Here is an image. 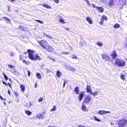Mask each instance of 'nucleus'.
Masks as SVG:
<instances>
[{"label": "nucleus", "instance_id": "obj_1", "mask_svg": "<svg viewBox=\"0 0 127 127\" xmlns=\"http://www.w3.org/2000/svg\"><path fill=\"white\" fill-rule=\"evenodd\" d=\"M27 52L28 53V56L29 58L31 60L33 61L39 60H41V57L39 55L38 53H36L34 54V52L33 50H31L30 49H28L27 50Z\"/></svg>", "mask_w": 127, "mask_h": 127}, {"label": "nucleus", "instance_id": "obj_2", "mask_svg": "<svg viewBox=\"0 0 127 127\" xmlns=\"http://www.w3.org/2000/svg\"><path fill=\"white\" fill-rule=\"evenodd\" d=\"M115 64L118 67H124L126 65V63L124 60H121L117 58L115 61Z\"/></svg>", "mask_w": 127, "mask_h": 127}, {"label": "nucleus", "instance_id": "obj_3", "mask_svg": "<svg viewBox=\"0 0 127 127\" xmlns=\"http://www.w3.org/2000/svg\"><path fill=\"white\" fill-rule=\"evenodd\" d=\"M119 127H126L127 126V120L122 119L119 120L118 122Z\"/></svg>", "mask_w": 127, "mask_h": 127}, {"label": "nucleus", "instance_id": "obj_4", "mask_svg": "<svg viewBox=\"0 0 127 127\" xmlns=\"http://www.w3.org/2000/svg\"><path fill=\"white\" fill-rule=\"evenodd\" d=\"M38 43L40 45L45 49L49 44L45 40H41L40 41H38Z\"/></svg>", "mask_w": 127, "mask_h": 127}, {"label": "nucleus", "instance_id": "obj_5", "mask_svg": "<svg viewBox=\"0 0 127 127\" xmlns=\"http://www.w3.org/2000/svg\"><path fill=\"white\" fill-rule=\"evenodd\" d=\"M102 58L105 62H108L110 61V57L107 54L104 53L101 55Z\"/></svg>", "mask_w": 127, "mask_h": 127}, {"label": "nucleus", "instance_id": "obj_6", "mask_svg": "<svg viewBox=\"0 0 127 127\" xmlns=\"http://www.w3.org/2000/svg\"><path fill=\"white\" fill-rule=\"evenodd\" d=\"M92 98L91 96L89 95H87L85 97L82 103H84L85 104L87 105L89 104Z\"/></svg>", "mask_w": 127, "mask_h": 127}, {"label": "nucleus", "instance_id": "obj_7", "mask_svg": "<svg viewBox=\"0 0 127 127\" xmlns=\"http://www.w3.org/2000/svg\"><path fill=\"white\" fill-rule=\"evenodd\" d=\"M49 53H52L54 52V49L52 46L49 44L45 49Z\"/></svg>", "mask_w": 127, "mask_h": 127}, {"label": "nucleus", "instance_id": "obj_8", "mask_svg": "<svg viewBox=\"0 0 127 127\" xmlns=\"http://www.w3.org/2000/svg\"><path fill=\"white\" fill-rule=\"evenodd\" d=\"M110 55L112 57V58L114 60H115L118 56L115 50H114L111 52Z\"/></svg>", "mask_w": 127, "mask_h": 127}, {"label": "nucleus", "instance_id": "obj_9", "mask_svg": "<svg viewBox=\"0 0 127 127\" xmlns=\"http://www.w3.org/2000/svg\"><path fill=\"white\" fill-rule=\"evenodd\" d=\"M84 92H81L79 94L78 97V100L79 101H81L82 100L84 96Z\"/></svg>", "mask_w": 127, "mask_h": 127}, {"label": "nucleus", "instance_id": "obj_10", "mask_svg": "<svg viewBox=\"0 0 127 127\" xmlns=\"http://www.w3.org/2000/svg\"><path fill=\"white\" fill-rule=\"evenodd\" d=\"M86 89L87 93H91V92H92L91 87L90 85H87L86 87Z\"/></svg>", "mask_w": 127, "mask_h": 127}, {"label": "nucleus", "instance_id": "obj_11", "mask_svg": "<svg viewBox=\"0 0 127 127\" xmlns=\"http://www.w3.org/2000/svg\"><path fill=\"white\" fill-rule=\"evenodd\" d=\"M110 112L109 111H106L104 110H99L98 112V114L102 115L107 113H110Z\"/></svg>", "mask_w": 127, "mask_h": 127}, {"label": "nucleus", "instance_id": "obj_12", "mask_svg": "<svg viewBox=\"0 0 127 127\" xmlns=\"http://www.w3.org/2000/svg\"><path fill=\"white\" fill-rule=\"evenodd\" d=\"M19 30L22 31H26L27 27L22 25H20L18 27Z\"/></svg>", "mask_w": 127, "mask_h": 127}, {"label": "nucleus", "instance_id": "obj_13", "mask_svg": "<svg viewBox=\"0 0 127 127\" xmlns=\"http://www.w3.org/2000/svg\"><path fill=\"white\" fill-rule=\"evenodd\" d=\"M85 104L82 103V105L81 106L82 109L83 110L85 111H87L88 109H87L85 105Z\"/></svg>", "mask_w": 127, "mask_h": 127}, {"label": "nucleus", "instance_id": "obj_14", "mask_svg": "<svg viewBox=\"0 0 127 127\" xmlns=\"http://www.w3.org/2000/svg\"><path fill=\"white\" fill-rule=\"evenodd\" d=\"M108 4L110 7H111L113 5L114 6L115 4L114 3V1L113 0H109V1Z\"/></svg>", "mask_w": 127, "mask_h": 127}, {"label": "nucleus", "instance_id": "obj_15", "mask_svg": "<svg viewBox=\"0 0 127 127\" xmlns=\"http://www.w3.org/2000/svg\"><path fill=\"white\" fill-rule=\"evenodd\" d=\"M74 92L75 94H79V88L78 87H76L74 90Z\"/></svg>", "mask_w": 127, "mask_h": 127}, {"label": "nucleus", "instance_id": "obj_16", "mask_svg": "<svg viewBox=\"0 0 127 127\" xmlns=\"http://www.w3.org/2000/svg\"><path fill=\"white\" fill-rule=\"evenodd\" d=\"M36 117L38 119H43L44 117L43 116L42 114L41 113H39L37 114L36 116Z\"/></svg>", "mask_w": 127, "mask_h": 127}, {"label": "nucleus", "instance_id": "obj_17", "mask_svg": "<svg viewBox=\"0 0 127 127\" xmlns=\"http://www.w3.org/2000/svg\"><path fill=\"white\" fill-rule=\"evenodd\" d=\"M96 9L100 12H104V9L102 7H96Z\"/></svg>", "mask_w": 127, "mask_h": 127}, {"label": "nucleus", "instance_id": "obj_18", "mask_svg": "<svg viewBox=\"0 0 127 127\" xmlns=\"http://www.w3.org/2000/svg\"><path fill=\"white\" fill-rule=\"evenodd\" d=\"M41 6L43 7L46 8L47 9H50L51 8V7L50 6L46 4H42L41 5Z\"/></svg>", "mask_w": 127, "mask_h": 127}, {"label": "nucleus", "instance_id": "obj_19", "mask_svg": "<svg viewBox=\"0 0 127 127\" xmlns=\"http://www.w3.org/2000/svg\"><path fill=\"white\" fill-rule=\"evenodd\" d=\"M86 20L88 21L90 24L92 23V22L91 19L89 17H87L86 18Z\"/></svg>", "mask_w": 127, "mask_h": 127}, {"label": "nucleus", "instance_id": "obj_20", "mask_svg": "<svg viewBox=\"0 0 127 127\" xmlns=\"http://www.w3.org/2000/svg\"><path fill=\"white\" fill-rule=\"evenodd\" d=\"M20 87L21 90L22 92H24L25 90V87L22 84L20 85Z\"/></svg>", "mask_w": 127, "mask_h": 127}, {"label": "nucleus", "instance_id": "obj_21", "mask_svg": "<svg viewBox=\"0 0 127 127\" xmlns=\"http://www.w3.org/2000/svg\"><path fill=\"white\" fill-rule=\"evenodd\" d=\"M2 82L3 83V84H4V85L7 86H8L9 85V86L10 88H12V86H11L10 84V83H7V84L6 82H4L3 81H2Z\"/></svg>", "mask_w": 127, "mask_h": 127}, {"label": "nucleus", "instance_id": "obj_22", "mask_svg": "<svg viewBox=\"0 0 127 127\" xmlns=\"http://www.w3.org/2000/svg\"><path fill=\"white\" fill-rule=\"evenodd\" d=\"M23 62L25 64L27 65H28L30 64V62L29 61H27L25 60H23Z\"/></svg>", "mask_w": 127, "mask_h": 127}, {"label": "nucleus", "instance_id": "obj_23", "mask_svg": "<svg viewBox=\"0 0 127 127\" xmlns=\"http://www.w3.org/2000/svg\"><path fill=\"white\" fill-rule=\"evenodd\" d=\"M113 27L115 29L119 28L120 27V25L119 24L116 23L114 25Z\"/></svg>", "mask_w": 127, "mask_h": 127}, {"label": "nucleus", "instance_id": "obj_24", "mask_svg": "<svg viewBox=\"0 0 127 127\" xmlns=\"http://www.w3.org/2000/svg\"><path fill=\"white\" fill-rule=\"evenodd\" d=\"M37 77L39 79H40L41 78V74L39 73H37L36 74Z\"/></svg>", "mask_w": 127, "mask_h": 127}, {"label": "nucleus", "instance_id": "obj_25", "mask_svg": "<svg viewBox=\"0 0 127 127\" xmlns=\"http://www.w3.org/2000/svg\"><path fill=\"white\" fill-rule=\"evenodd\" d=\"M26 113L28 115L30 116L32 114V112L29 110H25Z\"/></svg>", "mask_w": 127, "mask_h": 127}, {"label": "nucleus", "instance_id": "obj_26", "mask_svg": "<svg viewBox=\"0 0 127 127\" xmlns=\"http://www.w3.org/2000/svg\"><path fill=\"white\" fill-rule=\"evenodd\" d=\"M56 74L58 77H60L61 76V73L58 70L57 71Z\"/></svg>", "mask_w": 127, "mask_h": 127}, {"label": "nucleus", "instance_id": "obj_27", "mask_svg": "<svg viewBox=\"0 0 127 127\" xmlns=\"http://www.w3.org/2000/svg\"><path fill=\"white\" fill-rule=\"evenodd\" d=\"M98 91H96L94 93L91 92V93H90V94L91 95H92L94 96H95L98 94Z\"/></svg>", "mask_w": 127, "mask_h": 127}, {"label": "nucleus", "instance_id": "obj_28", "mask_svg": "<svg viewBox=\"0 0 127 127\" xmlns=\"http://www.w3.org/2000/svg\"><path fill=\"white\" fill-rule=\"evenodd\" d=\"M59 20L60 23H62L63 24H64V23H65V21L63 19H62L61 18L60 19H59Z\"/></svg>", "mask_w": 127, "mask_h": 127}, {"label": "nucleus", "instance_id": "obj_29", "mask_svg": "<svg viewBox=\"0 0 127 127\" xmlns=\"http://www.w3.org/2000/svg\"><path fill=\"white\" fill-rule=\"evenodd\" d=\"M3 75L4 77V78L5 79V80H7L8 78L7 76L6 75V74L4 73H3Z\"/></svg>", "mask_w": 127, "mask_h": 127}, {"label": "nucleus", "instance_id": "obj_30", "mask_svg": "<svg viewBox=\"0 0 127 127\" xmlns=\"http://www.w3.org/2000/svg\"><path fill=\"white\" fill-rule=\"evenodd\" d=\"M120 77L121 79L123 81L125 79V75H120Z\"/></svg>", "mask_w": 127, "mask_h": 127}, {"label": "nucleus", "instance_id": "obj_31", "mask_svg": "<svg viewBox=\"0 0 127 127\" xmlns=\"http://www.w3.org/2000/svg\"><path fill=\"white\" fill-rule=\"evenodd\" d=\"M102 19H104L105 20H107V18L105 16L103 15L102 16Z\"/></svg>", "mask_w": 127, "mask_h": 127}, {"label": "nucleus", "instance_id": "obj_32", "mask_svg": "<svg viewBox=\"0 0 127 127\" xmlns=\"http://www.w3.org/2000/svg\"><path fill=\"white\" fill-rule=\"evenodd\" d=\"M68 69L70 70H72L73 71H74L75 70V69L71 67H69L68 68Z\"/></svg>", "mask_w": 127, "mask_h": 127}, {"label": "nucleus", "instance_id": "obj_33", "mask_svg": "<svg viewBox=\"0 0 127 127\" xmlns=\"http://www.w3.org/2000/svg\"><path fill=\"white\" fill-rule=\"evenodd\" d=\"M9 67L10 69H12V68H14L15 66L12 65L11 64H8L7 65Z\"/></svg>", "mask_w": 127, "mask_h": 127}, {"label": "nucleus", "instance_id": "obj_34", "mask_svg": "<svg viewBox=\"0 0 127 127\" xmlns=\"http://www.w3.org/2000/svg\"><path fill=\"white\" fill-rule=\"evenodd\" d=\"M97 44L99 46H101L102 45V44L101 42H97Z\"/></svg>", "mask_w": 127, "mask_h": 127}, {"label": "nucleus", "instance_id": "obj_35", "mask_svg": "<svg viewBox=\"0 0 127 127\" xmlns=\"http://www.w3.org/2000/svg\"><path fill=\"white\" fill-rule=\"evenodd\" d=\"M14 94L16 97H18L19 96L18 93L17 92L15 91L14 92Z\"/></svg>", "mask_w": 127, "mask_h": 127}, {"label": "nucleus", "instance_id": "obj_36", "mask_svg": "<svg viewBox=\"0 0 127 127\" xmlns=\"http://www.w3.org/2000/svg\"><path fill=\"white\" fill-rule=\"evenodd\" d=\"M94 117L95 118V121H96L98 122H101L100 120L99 119L97 118L96 116H94Z\"/></svg>", "mask_w": 127, "mask_h": 127}, {"label": "nucleus", "instance_id": "obj_37", "mask_svg": "<svg viewBox=\"0 0 127 127\" xmlns=\"http://www.w3.org/2000/svg\"><path fill=\"white\" fill-rule=\"evenodd\" d=\"M48 58L49 59L51 60L54 61H55V59L54 58H52L51 56H49L48 57Z\"/></svg>", "mask_w": 127, "mask_h": 127}, {"label": "nucleus", "instance_id": "obj_38", "mask_svg": "<svg viewBox=\"0 0 127 127\" xmlns=\"http://www.w3.org/2000/svg\"><path fill=\"white\" fill-rule=\"evenodd\" d=\"M56 109V107L55 106H53V108L51 109V111H53L55 110Z\"/></svg>", "mask_w": 127, "mask_h": 127}, {"label": "nucleus", "instance_id": "obj_39", "mask_svg": "<svg viewBox=\"0 0 127 127\" xmlns=\"http://www.w3.org/2000/svg\"><path fill=\"white\" fill-rule=\"evenodd\" d=\"M72 58L73 59H77L78 58L75 55V54H74L73 55Z\"/></svg>", "mask_w": 127, "mask_h": 127}, {"label": "nucleus", "instance_id": "obj_40", "mask_svg": "<svg viewBox=\"0 0 127 127\" xmlns=\"http://www.w3.org/2000/svg\"><path fill=\"white\" fill-rule=\"evenodd\" d=\"M3 18L5 19L6 21H8L9 22H10V20L8 18L4 17H3Z\"/></svg>", "mask_w": 127, "mask_h": 127}, {"label": "nucleus", "instance_id": "obj_41", "mask_svg": "<svg viewBox=\"0 0 127 127\" xmlns=\"http://www.w3.org/2000/svg\"><path fill=\"white\" fill-rule=\"evenodd\" d=\"M104 20L103 19H101L100 22V24L101 25H102L103 24Z\"/></svg>", "mask_w": 127, "mask_h": 127}, {"label": "nucleus", "instance_id": "obj_42", "mask_svg": "<svg viewBox=\"0 0 127 127\" xmlns=\"http://www.w3.org/2000/svg\"><path fill=\"white\" fill-rule=\"evenodd\" d=\"M54 2L56 3H58L59 2V0H53Z\"/></svg>", "mask_w": 127, "mask_h": 127}, {"label": "nucleus", "instance_id": "obj_43", "mask_svg": "<svg viewBox=\"0 0 127 127\" xmlns=\"http://www.w3.org/2000/svg\"><path fill=\"white\" fill-rule=\"evenodd\" d=\"M35 21H36L39 23H40L41 24L43 23V22H42V21H40L39 20H35Z\"/></svg>", "mask_w": 127, "mask_h": 127}, {"label": "nucleus", "instance_id": "obj_44", "mask_svg": "<svg viewBox=\"0 0 127 127\" xmlns=\"http://www.w3.org/2000/svg\"><path fill=\"white\" fill-rule=\"evenodd\" d=\"M10 55L11 56H14L15 55V53L14 52H11Z\"/></svg>", "mask_w": 127, "mask_h": 127}, {"label": "nucleus", "instance_id": "obj_45", "mask_svg": "<svg viewBox=\"0 0 127 127\" xmlns=\"http://www.w3.org/2000/svg\"><path fill=\"white\" fill-rule=\"evenodd\" d=\"M43 98L42 97H40L38 100V101L39 102H41L43 101Z\"/></svg>", "mask_w": 127, "mask_h": 127}, {"label": "nucleus", "instance_id": "obj_46", "mask_svg": "<svg viewBox=\"0 0 127 127\" xmlns=\"http://www.w3.org/2000/svg\"><path fill=\"white\" fill-rule=\"evenodd\" d=\"M69 54V52H64L62 53V54L65 55L68 54Z\"/></svg>", "mask_w": 127, "mask_h": 127}, {"label": "nucleus", "instance_id": "obj_47", "mask_svg": "<svg viewBox=\"0 0 127 127\" xmlns=\"http://www.w3.org/2000/svg\"><path fill=\"white\" fill-rule=\"evenodd\" d=\"M64 84L63 85V87H64V86H65V84L67 82V81H65L64 79Z\"/></svg>", "mask_w": 127, "mask_h": 127}, {"label": "nucleus", "instance_id": "obj_48", "mask_svg": "<svg viewBox=\"0 0 127 127\" xmlns=\"http://www.w3.org/2000/svg\"><path fill=\"white\" fill-rule=\"evenodd\" d=\"M27 71H28V76H30V74H31V72H30L28 70H27Z\"/></svg>", "mask_w": 127, "mask_h": 127}, {"label": "nucleus", "instance_id": "obj_49", "mask_svg": "<svg viewBox=\"0 0 127 127\" xmlns=\"http://www.w3.org/2000/svg\"><path fill=\"white\" fill-rule=\"evenodd\" d=\"M12 73L14 74H16L18 73V72L16 71H14L12 72Z\"/></svg>", "mask_w": 127, "mask_h": 127}, {"label": "nucleus", "instance_id": "obj_50", "mask_svg": "<svg viewBox=\"0 0 127 127\" xmlns=\"http://www.w3.org/2000/svg\"><path fill=\"white\" fill-rule=\"evenodd\" d=\"M23 57L21 55L20 56V60H21L23 59Z\"/></svg>", "mask_w": 127, "mask_h": 127}, {"label": "nucleus", "instance_id": "obj_51", "mask_svg": "<svg viewBox=\"0 0 127 127\" xmlns=\"http://www.w3.org/2000/svg\"><path fill=\"white\" fill-rule=\"evenodd\" d=\"M85 1H86L87 4H88V5H90V2H89V1L87 0H85Z\"/></svg>", "mask_w": 127, "mask_h": 127}, {"label": "nucleus", "instance_id": "obj_52", "mask_svg": "<svg viewBox=\"0 0 127 127\" xmlns=\"http://www.w3.org/2000/svg\"><path fill=\"white\" fill-rule=\"evenodd\" d=\"M64 29L65 30L68 31H69V29L67 28H65Z\"/></svg>", "mask_w": 127, "mask_h": 127}, {"label": "nucleus", "instance_id": "obj_53", "mask_svg": "<svg viewBox=\"0 0 127 127\" xmlns=\"http://www.w3.org/2000/svg\"><path fill=\"white\" fill-rule=\"evenodd\" d=\"M34 88H36L37 87V82H36L35 83L34 85Z\"/></svg>", "mask_w": 127, "mask_h": 127}, {"label": "nucleus", "instance_id": "obj_54", "mask_svg": "<svg viewBox=\"0 0 127 127\" xmlns=\"http://www.w3.org/2000/svg\"><path fill=\"white\" fill-rule=\"evenodd\" d=\"M78 127H85L84 126V125H80Z\"/></svg>", "mask_w": 127, "mask_h": 127}, {"label": "nucleus", "instance_id": "obj_55", "mask_svg": "<svg viewBox=\"0 0 127 127\" xmlns=\"http://www.w3.org/2000/svg\"><path fill=\"white\" fill-rule=\"evenodd\" d=\"M125 46L126 48H127V40H126V43L125 44Z\"/></svg>", "mask_w": 127, "mask_h": 127}, {"label": "nucleus", "instance_id": "obj_56", "mask_svg": "<svg viewBox=\"0 0 127 127\" xmlns=\"http://www.w3.org/2000/svg\"><path fill=\"white\" fill-rule=\"evenodd\" d=\"M8 11H10V6H8Z\"/></svg>", "mask_w": 127, "mask_h": 127}, {"label": "nucleus", "instance_id": "obj_57", "mask_svg": "<svg viewBox=\"0 0 127 127\" xmlns=\"http://www.w3.org/2000/svg\"><path fill=\"white\" fill-rule=\"evenodd\" d=\"M7 92H8V93L10 95L11 94H10V91L9 90H8V91Z\"/></svg>", "mask_w": 127, "mask_h": 127}, {"label": "nucleus", "instance_id": "obj_58", "mask_svg": "<svg viewBox=\"0 0 127 127\" xmlns=\"http://www.w3.org/2000/svg\"><path fill=\"white\" fill-rule=\"evenodd\" d=\"M47 72H51V71H50V70L49 69H47Z\"/></svg>", "mask_w": 127, "mask_h": 127}, {"label": "nucleus", "instance_id": "obj_59", "mask_svg": "<svg viewBox=\"0 0 127 127\" xmlns=\"http://www.w3.org/2000/svg\"><path fill=\"white\" fill-rule=\"evenodd\" d=\"M93 6V7L94 8H96V7L95 5L94 4H92V5Z\"/></svg>", "mask_w": 127, "mask_h": 127}, {"label": "nucleus", "instance_id": "obj_60", "mask_svg": "<svg viewBox=\"0 0 127 127\" xmlns=\"http://www.w3.org/2000/svg\"><path fill=\"white\" fill-rule=\"evenodd\" d=\"M47 127H58L55 126H49Z\"/></svg>", "mask_w": 127, "mask_h": 127}, {"label": "nucleus", "instance_id": "obj_61", "mask_svg": "<svg viewBox=\"0 0 127 127\" xmlns=\"http://www.w3.org/2000/svg\"><path fill=\"white\" fill-rule=\"evenodd\" d=\"M9 1H11V2H12L15 0H8Z\"/></svg>", "mask_w": 127, "mask_h": 127}, {"label": "nucleus", "instance_id": "obj_62", "mask_svg": "<svg viewBox=\"0 0 127 127\" xmlns=\"http://www.w3.org/2000/svg\"><path fill=\"white\" fill-rule=\"evenodd\" d=\"M9 80L10 81H11V82H12V81L11 80V79L9 78Z\"/></svg>", "mask_w": 127, "mask_h": 127}, {"label": "nucleus", "instance_id": "obj_63", "mask_svg": "<svg viewBox=\"0 0 127 127\" xmlns=\"http://www.w3.org/2000/svg\"><path fill=\"white\" fill-rule=\"evenodd\" d=\"M43 114H44V112L43 113Z\"/></svg>", "mask_w": 127, "mask_h": 127}, {"label": "nucleus", "instance_id": "obj_64", "mask_svg": "<svg viewBox=\"0 0 127 127\" xmlns=\"http://www.w3.org/2000/svg\"><path fill=\"white\" fill-rule=\"evenodd\" d=\"M126 17H127V16H126Z\"/></svg>", "mask_w": 127, "mask_h": 127}]
</instances>
